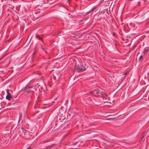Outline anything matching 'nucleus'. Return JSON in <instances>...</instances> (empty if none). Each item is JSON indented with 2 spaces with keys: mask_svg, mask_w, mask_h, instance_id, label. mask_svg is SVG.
<instances>
[{
  "mask_svg": "<svg viewBox=\"0 0 149 149\" xmlns=\"http://www.w3.org/2000/svg\"><path fill=\"white\" fill-rule=\"evenodd\" d=\"M36 38L37 39H39V40H40V36L38 35H36Z\"/></svg>",
  "mask_w": 149,
  "mask_h": 149,
  "instance_id": "nucleus-9",
  "label": "nucleus"
},
{
  "mask_svg": "<svg viewBox=\"0 0 149 149\" xmlns=\"http://www.w3.org/2000/svg\"><path fill=\"white\" fill-rule=\"evenodd\" d=\"M22 116V113L21 112L19 113V118L18 120V122H19L20 120V119L21 118Z\"/></svg>",
  "mask_w": 149,
  "mask_h": 149,
  "instance_id": "nucleus-7",
  "label": "nucleus"
},
{
  "mask_svg": "<svg viewBox=\"0 0 149 149\" xmlns=\"http://www.w3.org/2000/svg\"><path fill=\"white\" fill-rule=\"evenodd\" d=\"M86 68L84 66H77V71L78 72H80L86 70Z\"/></svg>",
  "mask_w": 149,
  "mask_h": 149,
  "instance_id": "nucleus-2",
  "label": "nucleus"
},
{
  "mask_svg": "<svg viewBox=\"0 0 149 149\" xmlns=\"http://www.w3.org/2000/svg\"><path fill=\"white\" fill-rule=\"evenodd\" d=\"M22 129L23 133L25 135L26 133V130L24 129L23 128H22Z\"/></svg>",
  "mask_w": 149,
  "mask_h": 149,
  "instance_id": "nucleus-8",
  "label": "nucleus"
},
{
  "mask_svg": "<svg viewBox=\"0 0 149 149\" xmlns=\"http://www.w3.org/2000/svg\"><path fill=\"white\" fill-rule=\"evenodd\" d=\"M32 88V87L30 86L29 87H26L24 89V92L25 93H28L31 91V90H30L29 89Z\"/></svg>",
  "mask_w": 149,
  "mask_h": 149,
  "instance_id": "nucleus-4",
  "label": "nucleus"
},
{
  "mask_svg": "<svg viewBox=\"0 0 149 149\" xmlns=\"http://www.w3.org/2000/svg\"><path fill=\"white\" fill-rule=\"evenodd\" d=\"M87 64H86V63H84V64H82V65H86Z\"/></svg>",
  "mask_w": 149,
  "mask_h": 149,
  "instance_id": "nucleus-14",
  "label": "nucleus"
},
{
  "mask_svg": "<svg viewBox=\"0 0 149 149\" xmlns=\"http://www.w3.org/2000/svg\"><path fill=\"white\" fill-rule=\"evenodd\" d=\"M7 95L6 96V99L10 100L12 98V96L11 94L8 91H7Z\"/></svg>",
  "mask_w": 149,
  "mask_h": 149,
  "instance_id": "nucleus-3",
  "label": "nucleus"
},
{
  "mask_svg": "<svg viewBox=\"0 0 149 149\" xmlns=\"http://www.w3.org/2000/svg\"><path fill=\"white\" fill-rule=\"evenodd\" d=\"M54 146V144H52L51 146H47L46 147V148L47 149H50V148H53Z\"/></svg>",
  "mask_w": 149,
  "mask_h": 149,
  "instance_id": "nucleus-6",
  "label": "nucleus"
},
{
  "mask_svg": "<svg viewBox=\"0 0 149 149\" xmlns=\"http://www.w3.org/2000/svg\"><path fill=\"white\" fill-rule=\"evenodd\" d=\"M73 145H77V146L74 147L73 148L74 149H77V147H79V145H80V144L79 143L78 144V142H75V143H74L72 144Z\"/></svg>",
  "mask_w": 149,
  "mask_h": 149,
  "instance_id": "nucleus-5",
  "label": "nucleus"
},
{
  "mask_svg": "<svg viewBox=\"0 0 149 149\" xmlns=\"http://www.w3.org/2000/svg\"><path fill=\"white\" fill-rule=\"evenodd\" d=\"M90 94L92 96H96L97 95H99L100 94H101L100 93V91L98 89L94 90L93 91L89 92Z\"/></svg>",
  "mask_w": 149,
  "mask_h": 149,
  "instance_id": "nucleus-1",
  "label": "nucleus"
},
{
  "mask_svg": "<svg viewBox=\"0 0 149 149\" xmlns=\"http://www.w3.org/2000/svg\"><path fill=\"white\" fill-rule=\"evenodd\" d=\"M31 149V147H29V148H27L26 149Z\"/></svg>",
  "mask_w": 149,
  "mask_h": 149,
  "instance_id": "nucleus-13",
  "label": "nucleus"
},
{
  "mask_svg": "<svg viewBox=\"0 0 149 149\" xmlns=\"http://www.w3.org/2000/svg\"><path fill=\"white\" fill-rule=\"evenodd\" d=\"M149 51V48L146 49H145V50H144V52H148Z\"/></svg>",
  "mask_w": 149,
  "mask_h": 149,
  "instance_id": "nucleus-10",
  "label": "nucleus"
},
{
  "mask_svg": "<svg viewBox=\"0 0 149 149\" xmlns=\"http://www.w3.org/2000/svg\"><path fill=\"white\" fill-rule=\"evenodd\" d=\"M130 71V70H128V71H127V72H126V73H124V74H123V75H126Z\"/></svg>",
  "mask_w": 149,
  "mask_h": 149,
  "instance_id": "nucleus-11",
  "label": "nucleus"
},
{
  "mask_svg": "<svg viewBox=\"0 0 149 149\" xmlns=\"http://www.w3.org/2000/svg\"><path fill=\"white\" fill-rule=\"evenodd\" d=\"M143 56H141L139 58V60H140L143 58Z\"/></svg>",
  "mask_w": 149,
  "mask_h": 149,
  "instance_id": "nucleus-12",
  "label": "nucleus"
}]
</instances>
